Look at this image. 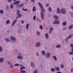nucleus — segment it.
<instances>
[{"label": "nucleus", "instance_id": "6ab92c4d", "mask_svg": "<svg viewBox=\"0 0 73 73\" xmlns=\"http://www.w3.org/2000/svg\"><path fill=\"white\" fill-rule=\"evenodd\" d=\"M53 59H54L55 61H57V57L55 56H54L53 57Z\"/></svg>", "mask_w": 73, "mask_h": 73}, {"label": "nucleus", "instance_id": "4d7b16f0", "mask_svg": "<svg viewBox=\"0 0 73 73\" xmlns=\"http://www.w3.org/2000/svg\"><path fill=\"white\" fill-rule=\"evenodd\" d=\"M71 8L72 9V10H73V6H71Z\"/></svg>", "mask_w": 73, "mask_h": 73}, {"label": "nucleus", "instance_id": "6e6d98bb", "mask_svg": "<svg viewBox=\"0 0 73 73\" xmlns=\"http://www.w3.org/2000/svg\"><path fill=\"white\" fill-rule=\"evenodd\" d=\"M35 17H36V16L35 15L33 18L34 20H35Z\"/></svg>", "mask_w": 73, "mask_h": 73}, {"label": "nucleus", "instance_id": "b1692460", "mask_svg": "<svg viewBox=\"0 0 73 73\" xmlns=\"http://www.w3.org/2000/svg\"><path fill=\"white\" fill-rule=\"evenodd\" d=\"M6 24H9L10 23V21L9 20H7L6 22Z\"/></svg>", "mask_w": 73, "mask_h": 73}, {"label": "nucleus", "instance_id": "20e7f679", "mask_svg": "<svg viewBox=\"0 0 73 73\" xmlns=\"http://www.w3.org/2000/svg\"><path fill=\"white\" fill-rule=\"evenodd\" d=\"M72 35L70 34V35L68 36L67 38H66L65 41H66V42L67 44L68 43V42H69L68 40H69V39H70V38H72V36H71Z\"/></svg>", "mask_w": 73, "mask_h": 73}, {"label": "nucleus", "instance_id": "412c9836", "mask_svg": "<svg viewBox=\"0 0 73 73\" xmlns=\"http://www.w3.org/2000/svg\"><path fill=\"white\" fill-rule=\"evenodd\" d=\"M17 14L18 16H19V15H21L20 14V10H17Z\"/></svg>", "mask_w": 73, "mask_h": 73}, {"label": "nucleus", "instance_id": "72a5a7b5", "mask_svg": "<svg viewBox=\"0 0 73 73\" xmlns=\"http://www.w3.org/2000/svg\"><path fill=\"white\" fill-rule=\"evenodd\" d=\"M31 65L32 66H33L35 65V64H34V62H31Z\"/></svg>", "mask_w": 73, "mask_h": 73}, {"label": "nucleus", "instance_id": "bb28decb", "mask_svg": "<svg viewBox=\"0 0 73 73\" xmlns=\"http://www.w3.org/2000/svg\"><path fill=\"white\" fill-rule=\"evenodd\" d=\"M21 73H26V71H25V70H21Z\"/></svg>", "mask_w": 73, "mask_h": 73}, {"label": "nucleus", "instance_id": "a211bd4d", "mask_svg": "<svg viewBox=\"0 0 73 73\" xmlns=\"http://www.w3.org/2000/svg\"><path fill=\"white\" fill-rule=\"evenodd\" d=\"M57 13L59 14H60V12H61V11H60V9H59V8H58V7L57 8Z\"/></svg>", "mask_w": 73, "mask_h": 73}, {"label": "nucleus", "instance_id": "f257e3e1", "mask_svg": "<svg viewBox=\"0 0 73 73\" xmlns=\"http://www.w3.org/2000/svg\"><path fill=\"white\" fill-rule=\"evenodd\" d=\"M39 6L40 8L41 11L42 12H40V16L41 17V19H43V17H44L43 15V13H45V9L43 7V6L41 4L40 2H39L38 3Z\"/></svg>", "mask_w": 73, "mask_h": 73}, {"label": "nucleus", "instance_id": "de8ad7c7", "mask_svg": "<svg viewBox=\"0 0 73 73\" xmlns=\"http://www.w3.org/2000/svg\"><path fill=\"white\" fill-rule=\"evenodd\" d=\"M17 55H18V56H21V54H20V53H17Z\"/></svg>", "mask_w": 73, "mask_h": 73}, {"label": "nucleus", "instance_id": "864d4df0", "mask_svg": "<svg viewBox=\"0 0 73 73\" xmlns=\"http://www.w3.org/2000/svg\"><path fill=\"white\" fill-rule=\"evenodd\" d=\"M50 31H53V28H51V27H50Z\"/></svg>", "mask_w": 73, "mask_h": 73}, {"label": "nucleus", "instance_id": "79ce46f5", "mask_svg": "<svg viewBox=\"0 0 73 73\" xmlns=\"http://www.w3.org/2000/svg\"><path fill=\"white\" fill-rule=\"evenodd\" d=\"M36 7H34L33 9V11H36Z\"/></svg>", "mask_w": 73, "mask_h": 73}, {"label": "nucleus", "instance_id": "a19ab883", "mask_svg": "<svg viewBox=\"0 0 73 73\" xmlns=\"http://www.w3.org/2000/svg\"><path fill=\"white\" fill-rule=\"evenodd\" d=\"M55 70V69L54 68H51V72H54V70Z\"/></svg>", "mask_w": 73, "mask_h": 73}, {"label": "nucleus", "instance_id": "f3484780", "mask_svg": "<svg viewBox=\"0 0 73 73\" xmlns=\"http://www.w3.org/2000/svg\"><path fill=\"white\" fill-rule=\"evenodd\" d=\"M48 11L50 12H52V8L51 7H49L48 8Z\"/></svg>", "mask_w": 73, "mask_h": 73}, {"label": "nucleus", "instance_id": "3c124183", "mask_svg": "<svg viewBox=\"0 0 73 73\" xmlns=\"http://www.w3.org/2000/svg\"><path fill=\"white\" fill-rule=\"evenodd\" d=\"M12 1V0H7V2H8L9 3H10V2H11Z\"/></svg>", "mask_w": 73, "mask_h": 73}, {"label": "nucleus", "instance_id": "c9c22d12", "mask_svg": "<svg viewBox=\"0 0 73 73\" xmlns=\"http://www.w3.org/2000/svg\"><path fill=\"white\" fill-rule=\"evenodd\" d=\"M33 73H38V70H35L34 71Z\"/></svg>", "mask_w": 73, "mask_h": 73}, {"label": "nucleus", "instance_id": "5fc2aeb1", "mask_svg": "<svg viewBox=\"0 0 73 73\" xmlns=\"http://www.w3.org/2000/svg\"><path fill=\"white\" fill-rule=\"evenodd\" d=\"M24 10V11H28V9H25Z\"/></svg>", "mask_w": 73, "mask_h": 73}, {"label": "nucleus", "instance_id": "774afa93", "mask_svg": "<svg viewBox=\"0 0 73 73\" xmlns=\"http://www.w3.org/2000/svg\"><path fill=\"white\" fill-rule=\"evenodd\" d=\"M23 66V65H21V66Z\"/></svg>", "mask_w": 73, "mask_h": 73}, {"label": "nucleus", "instance_id": "f8f14e48", "mask_svg": "<svg viewBox=\"0 0 73 73\" xmlns=\"http://www.w3.org/2000/svg\"><path fill=\"white\" fill-rule=\"evenodd\" d=\"M4 61V58H0V63H3V61Z\"/></svg>", "mask_w": 73, "mask_h": 73}, {"label": "nucleus", "instance_id": "7ed1b4c3", "mask_svg": "<svg viewBox=\"0 0 73 73\" xmlns=\"http://www.w3.org/2000/svg\"><path fill=\"white\" fill-rule=\"evenodd\" d=\"M10 38L11 40V42L12 43H14V42H15L16 40V39L14 36H10Z\"/></svg>", "mask_w": 73, "mask_h": 73}, {"label": "nucleus", "instance_id": "e433bc0d", "mask_svg": "<svg viewBox=\"0 0 73 73\" xmlns=\"http://www.w3.org/2000/svg\"><path fill=\"white\" fill-rule=\"evenodd\" d=\"M36 21H38L39 23H41V20H39L38 18H37L36 19Z\"/></svg>", "mask_w": 73, "mask_h": 73}, {"label": "nucleus", "instance_id": "dca6fc26", "mask_svg": "<svg viewBox=\"0 0 73 73\" xmlns=\"http://www.w3.org/2000/svg\"><path fill=\"white\" fill-rule=\"evenodd\" d=\"M73 27V24H72V25H70L69 27H68V29H72V28Z\"/></svg>", "mask_w": 73, "mask_h": 73}, {"label": "nucleus", "instance_id": "c756f323", "mask_svg": "<svg viewBox=\"0 0 73 73\" xmlns=\"http://www.w3.org/2000/svg\"><path fill=\"white\" fill-rule=\"evenodd\" d=\"M18 16H17L16 17V19H19V18H20V17H21V16H22V15H18Z\"/></svg>", "mask_w": 73, "mask_h": 73}, {"label": "nucleus", "instance_id": "e2e57ef3", "mask_svg": "<svg viewBox=\"0 0 73 73\" xmlns=\"http://www.w3.org/2000/svg\"><path fill=\"white\" fill-rule=\"evenodd\" d=\"M63 30H64V31H65V30H66V28H63Z\"/></svg>", "mask_w": 73, "mask_h": 73}, {"label": "nucleus", "instance_id": "c03bdc74", "mask_svg": "<svg viewBox=\"0 0 73 73\" xmlns=\"http://www.w3.org/2000/svg\"><path fill=\"white\" fill-rule=\"evenodd\" d=\"M8 64L9 65H12V63H11V62H10L9 61H8Z\"/></svg>", "mask_w": 73, "mask_h": 73}, {"label": "nucleus", "instance_id": "7c9ffc66", "mask_svg": "<svg viewBox=\"0 0 73 73\" xmlns=\"http://www.w3.org/2000/svg\"><path fill=\"white\" fill-rule=\"evenodd\" d=\"M3 51V48L1 46H0V52H1Z\"/></svg>", "mask_w": 73, "mask_h": 73}, {"label": "nucleus", "instance_id": "ddd939ff", "mask_svg": "<svg viewBox=\"0 0 73 73\" xmlns=\"http://www.w3.org/2000/svg\"><path fill=\"white\" fill-rule=\"evenodd\" d=\"M67 25V23L66 21H64L62 23V25L63 26H66Z\"/></svg>", "mask_w": 73, "mask_h": 73}, {"label": "nucleus", "instance_id": "09e8293b", "mask_svg": "<svg viewBox=\"0 0 73 73\" xmlns=\"http://www.w3.org/2000/svg\"><path fill=\"white\" fill-rule=\"evenodd\" d=\"M10 66L11 68H13L14 67V66L12 65H10Z\"/></svg>", "mask_w": 73, "mask_h": 73}, {"label": "nucleus", "instance_id": "5701e85b", "mask_svg": "<svg viewBox=\"0 0 73 73\" xmlns=\"http://www.w3.org/2000/svg\"><path fill=\"white\" fill-rule=\"evenodd\" d=\"M58 16L57 15H54V19H57V20H58Z\"/></svg>", "mask_w": 73, "mask_h": 73}, {"label": "nucleus", "instance_id": "338daca9", "mask_svg": "<svg viewBox=\"0 0 73 73\" xmlns=\"http://www.w3.org/2000/svg\"><path fill=\"white\" fill-rule=\"evenodd\" d=\"M24 8H22V10H23V11H24Z\"/></svg>", "mask_w": 73, "mask_h": 73}, {"label": "nucleus", "instance_id": "a18cd8bd", "mask_svg": "<svg viewBox=\"0 0 73 73\" xmlns=\"http://www.w3.org/2000/svg\"><path fill=\"white\" fill-rule=\"evenodd\" d=\"M21 21V22L22 24H24V22H25L24 21H23V20Z\"/></svg>", "mask_w": 73, "mask_h": 73}, {"label": "nucleus", "instance_id": "cd10ccee", "mask_svg": "<svg viewBox=\"0 0 73 73\" xmlns=\"http://www.w3.org/2000/svg\"><path fill=\"white\" fill-rule=\"evenodd\" d=\"M10 8L11 9H13V3H11L10 4Z\"/></svg>", "mask_w": 73, "mask_h": 73}, {"label": "nucleus", "instance_id": "ea45409f", "mask_svg": "<svg viewBox=\"0 0 73 73\" xmlns=\"http://www.w3.org/2000/svg\"><path fill=\"white\" fill-rule=\"evenodd\" d=\"M36 33L37 34L38 36H39L40 35V33L39 31H37Z\"/></svg>", "mask_w": 73, "mask_h": 73}, {"label": "nucleus", "instance_id": "bf43d9fd", "mask_svg": "<svg viewBox=\"0 0 73 73\" xmlns=\"http://www.w3.org/2000/svg\"><path fill=\"white\" fill-rule=\"evenodd\" d=\"M46 7H48V4H47V5H46Z\"/></svg>", "mask_w": 73, "mask_h": 73}, {"label": "nucleus", "instance_id": "39448f33", "mask_svg": "<svg viewBox=\"0 0 73 73\" xmlns=\"http://www.w3.org/2000/svg\"><path fill=\"white\" fill-rule=\"evenodd\" d=\"M70 46L72 48L71 50V51L72 52H69V54L70 55H71L72 54H73V44H70Z\"/></svg>", "mask_w": 73, "mask_h": 73}, {"label": "nucleus", "instance_id": "aec40b11", "mask_svg": "<svg viewBox=\"0 0 73 73\" xmlns=\"http://www.w3.org/2000/svg\"><path fill=\"white\" fill-rule=\"evenodd\" d=\"M56 47L57 48H61V46L60 44H58L56 46Z\"/></svg>", "mask_w": 73, "mask_h": 73}, {"label": "nucleus", "instance_id": "423d86ee", "mask_svg": "<svg viewBox=\"0 0 73 73\" xmlns=\"http://www.w3.org/2000/svg\"><path fill=\"white\" fill-rule=\"evenodd\" d=\"M41 45V43L40 42H38L35 44V46L36 48L40 47Z\"/></svg>", "mask_w": 73, "mask_h": 73}, {"label": "nucleus", "instance_id": "58836bf2", "mask_svg": "<svg viewBox=\"0 0 73 73\" xmlns=\"http://www.w3.org/2000/svg\"><path fill=\"white\" fill-rule=\"evenodd\" d=\"M0 13L1 14H2L4 13V11H3V10H1L0 11Z\"/></svg>", "mask_w": 73, "mask_h": 73}, {"label": "nucleus", "instance_id": "c85d7f7f", "mask_svg": "<svg viewBox=\"0 0 73 73\" xmlns=\"http://www.w3.org/2000/svg\"><path fill=\"white\" fill-rule=\"evenodd\" d=\"M29 24H26V27L27 29V30H28V28L29 27Z\"/></svg>", "mask_w": 73, "mask_h": 73}, {"label": "nucleus", "instance_id": "8fccbe9b", "mask_svg": "<svg viewBox=\"0 0 73 73\" xmlns=\"http://www.w3.org/2000/svg\"><path fill=\"white\" fill-rule=\"evenodd\" d=\"M6 9L7 10H8V9H9V7L8 6H6Z\"/></svg>", "mask_w": 73, "mask_h": 73}, {"label": "nucleus", "instance_id": "6e6552de", "mask_svg": "<svg viewBox=\"0 0 73 73\" xmlns=\"http://www.w3.org/2000/svg\"><path fill=\"white\" fill-rule=\"evenodd\" d=\"M17 20V19H16L11 24L12 27H13V26H14L15 24V23H16Z\"/></svg>", "mask_w": 73, "mask_h": 73}, {"label": "nucleus", "instance_id": "f704fd0d", "mask_svg": "<svg viewBox=\"0 0 73 73\" xmlns=\"http://www.w3.org/2000/svg\"><path fill=\"white\" fill-rule=\"evenodd\" d=\"M39 28L40 29H41L42 30L43 29V27H42V25H40L39 26Z\"/></svg>", "mask_w": 73, "mask_h": 73}, {"label": "nucleus", "instance_id": "473e14b6", "mask_svg": "<svg viewBox=\"0 0 73 73\" xmlns=\"http://www.w3.org/2000/svg\"><path fill=\"white\" fill-rule=\"evenodd\" d=\"M24 5V3H23V4H21L19 6V7H22Z\"/></svg>", "mask_w": 73, "mask_h": 73}, {"label": "nucleus", "instance_id": "0eeeda50", "mask_svg": "<svg viewBox=\"0 0 73 73\" xmlns=\"http://www.w3.org/2000/svg\"><path fill=\"white\" fill-rule=\"evenodd\" d=\"M53 24H60V21L57 20H55L54 22L53 23Z\"/></svg>", "mask_w": 73, "mask_h": 73}, {"label": "nucleus", "instance_id": "4c0bfd02", "mask_svg": "<svg viewBox=\"0 0 73 73\" xmlns=\"http://www.w3.org/2000/svg\"><path fill=\"white\" fill-rule=\"evenodd\" d=\"M25 68V67H22L20 69V70H22V69H24Z\"/></svg>", "mask_w": 73, "mask_h": 73}, {"label": "nucleus", "instance_id": "69168bd1", "mask_svg": "<svg viewBox=\"0 0 73 73\" xmlns=\"http://www.w3.org/2000/svg\"><path fill=\"white\" fill-rule=\"evenodd\" d=\"M13 1H16L17 0H13Z\"/></svg>", "mask_w": 73, "mask_h": 73}, {"label": "nucleus", "instance_id": "9d476101", "mask_svg": "<svg viewBox=\"0 0 73 73\" xmlns=\"http://www.w3.org/2000/svg\"><path fill=\"white\" fill-rule=\"evenodd\" d=\"M20 3V1H17L14 2V4L15 5H17V4H19Z\"/></svg>", "mask_w": 73, "mask_h": 73}, {"label": "nucleus", "instance_id": "0e129e2a", "mask_svg": "<svg viewBox=\"0 0 73 73\" xmlns=\"http://www.w3.org/2000/svg\"><path fill=\"white\" fill-rule=\"evenodd\" d=\"M9 32H10V30H8V31H7V32L8 33Z\"/></svg>", "mask_w": 73, "mask_h": 73}, {"label": "nucleus", "instance_id": "13d9d810", "mask_svg": "<svg viewBox=\"0 0 73 73\" xmlns=\"http://www.w3.org/2000/svg\"><path fill=\"white\" fill-rule=\"evenodd\" d=\"M32 2L33 3H34V2H35V0H31Z\"/></svg>", "mask_w": 73, "mask_h": 73}, {"label": "nucleus", "instance_id": "f03ea898", "mask_svg": "<svg viewBox=\"0 0 73 73\" xmlns=\"http://www.w3.org/2000/svg\"><path fill=\"white\" fill-rule=\"evenodd\" d=\"M66 12V10L65 9L62 8L60 9V13L62 15H65Z\"/></svg>", "mask_w": 73, "mask_h": 73}, {"label": "nucleus", "instance_id": "4468645a", "mask_svg": "<svg viewBox=\"0 0 73 73\" xmlns=\"http://www.w3.org/2000/svg\"><path fill=\"white\" fill-rule=\"evenodd\" d=\"M45 36L46 39V40H48L49 38V36L48 35V34L47 33H46L45 34Z\"/></svg>", "mask_w": 73, "mask_h": 73}, {"label": "nucleus", "instance_id": "9b49d317", "mask_svg": "<svg viewBox=\"0 0 73 73\" xmlns=\"http://www.w3.org/2000/svg\"><path fill=\"white\" fill-rule=\"evenodd\" d=\"M17 58L18 59H19L20 60H22V59H23V57L21 56H17Z\"/></svg>", "mask_w": 73, "mask_h": 73}, {"label": "nucleus", "instance_id": "4be33fe9", "mask_svg": "<svg viewBox=\"0 0 73 73\" xmlns=\"http://www.w3.org/2000/svg\"><path fill=\"white\" fill-rule=\"evenodd\" d=\"M42 55L43 56H45V55L46 54L45 53V51L44 50H43L42 52Z\"/></svg>", "mask_w": 73, "mask_h": 73}, {"label": "nucleus", "instance_id": "49530a36", "mask_svg": "<svg viewBox=\"0 0 73 73\" xmlns=\"http://www.w3.org/2000/svg\"><path fill=\"white\" fill-rule=\"evenodd\" d=\"M64 66V65H63V64H62L61 65V68H63Z\"/></svg>", "mask_w": 73, "mask_h": 73}, {"label": "nucleus", "instance_id": "1a4fd4ad", "mask_svg": "<svg viewBox=\"0 0 73 73\" xmlns=\"http://www.w3.org/2000/svg\"><path fill=\"white\" fill-rule=\"evenodd\" d=\"M46 58H49L50 56V54L49 52H47L46 53Z\"/></svg>", "mask_w": 73, "mask_h": 73}, {"label": "nucleus", "instance_id": "393cba45", "mask_svg": "<svg viewBox=\"0 0 73 73\" xmlns=\"http://www.w3.org/2000/svg\"><path fill=\"white\" fill-rule=\"evenodd\" d=\"M69 14L71 15L72 17H73V12H69Z\"/></svg>", "mask_w": 73, "mask_h": 73}, {"label": "nucleus", "instance_id": "a878e982", "mask_svg": "<svg viewBox=\"0 0 73 73\" xmlns=\"http://www.w3.org/2000/svg\"><path fill=\"white\" fill-rule=\"evenodd\" d=\"M4 40H5L6 42H9L10 41V40L9 39H6V38H5Z\"/></svg>", "mask_w": 73, "mask_h": 73}, {"label": "nucleus", "instance_id": "052dcab7", "mask_svg": "<svg viewBox=\"0 0 73 73\" xmlns=\"http://www.w3.org/2000/svg\"><path fill=\"white\" fill-rule=\"evenodd\" d=\"M71 72H73V68H72L71 69Z\"/></svg>", "mask_w": 73, "mask_h": 73}, {"label": "nucleus", "instance_id": "680f3d73", "mask_svg": "<svg viewBox=\"0 0 73 73\" xmlns=\"http://www.w3.org/2000/svg\"><path fill=\"white\" fill-rule=\"evenodd\" d=\"M57 73H62L61 72H57Z\"/></svg>", "mask_w": 73, "mask_h": 73}, {"label": "nucleus", "instance_id": "37998d69", "mask_svg": "<svg viewBox=\"0 0 73 73\" xmlns=\"http://www.w3.org/2000/svg\"><path fill=\"white\" fill-rule=\"evenodd\" d=\"M40 56V54L38 52H36V56Z\"/></svg>", "mask_w": 73, "mask_h": 73}, {"label": "nucleus", "instance_id": "2f4dec72", "mask_svg": "<svg viewBox=\"0 0 73 73\" xmlns=\"http://www.w3.org/2000/svg\"><path fill=\"white\" fill-rule=\"evenodd\" d=\"M14 66H20V64H14Z\"/></svg>", "mask_w": 73, "mask_h": 73}, {"label": "nucleus", "instance_id": "603ef678", "mask_svg": "<svg viewBox=\"0 0 73 73\" xmlns=\"http://www.w3.org/2000/svg\"><path fill=\"white\" fill-rule=\"evenodd\" d=\"M52 32L51 30H50L49 31V34H51L52 33Z\"/></svg>", "mask_w": 73, "mask_h": 73}, {"label": "nucleus", "instance_id": "2eb2a0df", "mask_svg": "<svg viewBox=\"0 0 73 73\" xmlns=\"http://www.w3.org/2000/svg\"><path fill=\"white\" fill-rule=\"evenodd\" d=\"M55 69L56 70V71H59L60 70V68L59 67H55Z\"/></svg>", "mask_w": 73, "mask_h": 73}]
</instances>
